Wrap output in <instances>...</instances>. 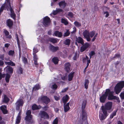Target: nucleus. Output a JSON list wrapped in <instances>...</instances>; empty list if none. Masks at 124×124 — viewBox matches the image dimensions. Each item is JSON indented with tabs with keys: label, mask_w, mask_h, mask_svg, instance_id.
Masks as SVG:
<instances>
[{
	"label": "nucleus",
	"mask_w": 124,
	"mask_h": 124,
	"mask_svg": "<svg viewBox=\"0 0 124 124\" xmlns=\"http://www.w3.org/2000/svg\"><path fill=\"white\" fill-rule=\"evenodd\" d=\"M31 113V111L30 110H27L26 112V116L25 117L24 120L27 124H31L33 122V116Z\"/></svg>",
	"instance_id": "obj_1"
},
{
	"label": "nucleus",
	"mask_w": 124,
	"mask_h": 124,
	"mask_svg": "<svg viewBox=\"0 0 124 124\" xmlns=\"http://www.w3.org/2000/svg\"><path fill=\"white\" fill-rule=\"evenodd\" d=\"M124 87V81H122L118 83L115 86L114 89L116 94H118Z\"/></svg>",
	"instance_id": "obj_2"
},
{
	"label": "nucleus",
	"mask_w": 124,
	"mask_h": 124,
	"mask_svg": "<svg viewBox=\"0 0 124 124\" xmlns=\"http://www.w3.org/2000/svg\"><path fill=\"white\" fill-rule=\"evenodd\" d=\"M112 107V103L108 102L106 103L104 106L102 105L101 107V110L107 113V111L111 110Z\"/></svg>",
	"instance_id": "obj_3"
},
{
	"label": "nucleus",
	"mask_w": 124,
	"mask_h": 124,
	"mask_svg": "<svg viewBox=\"0 0 124 124\" xmlns=\"http://www.w3.org/2000/svg\"><path fill=\"white\" fill-rule=\"evenodd\" d=\"M50 19L48 16H46L43 18L42 23L45 27H48L50 24Z\"/></svg>",
	"instance_id": "obj_4"
},
{
	"label": "nucleus",
	"mask_w": 124,
	"mask_h": 124,
	"mask_svg": "<svg viewBox=\"0 0 124 124\" xmlns=\"http://www.w3.org/2000/svg\"><path fill=\"white\" fill-rule=\"evenodd\" d=\"M39 115L41 118L48 119L49 118L48 114L46 112L44 111H40L39 113Z\"/></svg>",
	"instance_id": "obj_5"
},
{
	"label": "nucleus",
	"mask_w": 124,
	"mask_h": 124,
	"mask_svg": "<svg viewBox=\"0 0 124 124\" xmlns=\"http://www.w3.org/2000/svg\"><path fill=\"white\" fill-rule=\"evenodd\" d=\"M4 70L7 73L6 74L12 75L13 72V69L9 66H7L4 69Z\"/></svg>",
	"instance_id": "obj_6"
},
{
	"label": "nucleus",
	"mask_w": 124,
	"mask_h": 124,
	"mask_svg": "<svg viewBox=\"0 0 124 124\" xmlns=\"http://www.w3.org/2000/svg\"><path fill=\"white\" fill-rule=\"evenodd\" d=\"M41 101L46 105L48 104L50 102V99L46 96H44L41 97Z\"/></svg>",
	"instance_id": "obj_7"
},
{
	"label": "nucleus",
	"mask_w": 124,
	"mask_h": 124,
	"mask_svg": "<svg viewBox=\"0 0 124 124\" xmlns=\"http://www.w3.org/2000/svg\"><path fill=\"white\" fill-rule=\"evenodd\" d=\"M71 64L69 62H66L64 64V70L67 73H69L71 71Z\"/></svg>",
	"instance_id": "obj_8"
},
{
	"label": "nucleus",
	"mask_w": 124,
	"mask_h": 124,
	"mask_svg": "<svg viewBox=\"0 0 124 124\" xmlns=\"http://www.w3.org/2000/svg\"><path fill=\"white\" fill-rule=\"evenodd\" d=\"M82 119L83 121L87 120V112L85 110H81V111Z\"/></svg>",
	"instance_id": "obj_9"
},
{
	"label": "nucleus",
	"mask_w": 124,
	"mask_h": 124,
	"mask_svg": "<svg viewBox=\"0 0 124 124\" xmlns=\"http://www.w3.org/2000/svg\"><path fill=\"white\" fill-rule=\"evenodd\" d=\"M108 95L105 92L104 94H102L100 97V101L101 102L104 103L105 102Z\"/></svg>",
	"instance_id": "obj_10"
},
{
	"label": "nucleus",
	"mask_w": 124,
	"mask_h": 124,
	"mask_svg": "<svg viewBox=\"0 0 124 124\" xmlns=\"http://www.w3.org/2000/svg\"><path fill=\"white\" fill-rule=\"evenodd\" d=\"M23 101L21 100H19L17 101L16 103V109L17 110H19L20 109V107L23 106Z\"/></svg>",
	"instance_id": "obj_11"
},
{
	"label": "nucleus",
	"mask_w": 124,
	"mask_h": 124,
	"mask_svg": "<svg viewBox=\"0 0 124 124\" xmlns=\"http://www.w3.org/2000/svg\"><path fill=\"white\" fill-rule=\"evenodd\" d=\"M82 45L83 46L80 48V51L81 52H84L87 48H89L90 46V44L87 42L85 43Z\"/></svg>",
	"instance_id": "obj_12"
},
{
	"label": "nucleus",
	"mask_w": 124,
	"mask_h": 124,
	"mask_svg": "<svg viewBox=\"0 0 124 124\" xmlns=\"http://www.w3.org/2000/svg\"><path fill=\"white\" fill-rule=\"evenodd\" d=\"M102 111L103 114H102L101 115H100L99 116L100 119L101 121L104 120L108 115V114L106 112L103 110H102Z\"/></svg>",
	"instance_id": "obj_13"
},
{
	"label": "nucleus",
	"mask_w": 124,
	"mask_h": 124,
	"mask_svg": "<svg viewBox=\"0 0 124 124\" xmlns=\"http://www.w3.org/2000/svg\"><path fill=\"white\" fill-rule=\"evenodd\" d=\"M108 100H116L117 101L119 100V98L113 95L108 94Z\"/></svg>",
	"instance_id": "obj_14"
},
{
	"label": "nucleus",
	"mask_w": 124,
	"mask_h": 124,
	"mask_svg": "<svg viewBox=\"0 0 124 124\" xmlns=\"http://www.w3.org/2000/svg\"><path fill=\"white\" fill-rule=\"evenodd\" d=\"M50 50L53 52H55L59 50V47L58 46H54L52 45H50L49 46Z\"/></svg>",
	"instance_id": "obj_15"
},
{
	"label": "nucleus",
	"mask_w": 124,
	"mask_h": 124,
	"mask_svg": "<svg viewBox=\"0 0 124 124\" xmlns=\"http://www.w3.org/2000/svg\"><path fill=\"white\" fill-rule=\"evenodd\" d=\"M7 25L10 29L12 28L13 25V22L10 19H8L6 22Z\"/></svg>",
	"instance_id": "obj_16"
},
{
	"label": "nucleus",
	"mask_w": 124,
	"mask_h": 124,
	"mask_svg": "<svg viewBox=\"0 0 124 124\" xmlns=\"http://www.w3.org/2000/svg\"><path fill=\"white\" fill-rule=\"evenodd\" d=\"M7 108V106L5 105H3V106H1L0 107V109L4 114H7L8 112Z\"/></svg>",
	"instance_id": "obj_17"
},
{
	"label": "nucleus",
	"mask_w": 124,
	"mask_h": 124,
	"mask_svg": "<svg viewBox=\"0 0 124 124\" xmlns=\"http://www.w3.org/2000/svg\"><path fill=\"white\" fill-rule=\"evenodd\" d=\"M32 109L33 110H39L42 108V107L40 105L38 106L36 104H33L32 106Z\"/></svg>",
	"instance_id": "obj_18"
},
{
	"label": "nucleus",
	"mask_w": 124,
	"mask_h": 124,
	"mask_svg": "<svg viewBox=\"0 0 124 124\" xmlns=\"http://www.w3.org/2000/svg\"><path fill=\"white\" fill-rule=\"evenodd\" d=\"M76 41L78 43L81 44L82 45L84 43V39L80 37H78V38L76 37Z\"/></svg>",
	"instance_id": "obj_19"
},
{
	"label": "nucleus",
	"mask_w": 124,
	"mask_h": 124,
	"mask_svg": "<svg viewBox=\"0 0 124 124\" xmlns=\"http://www.w3.org/2000/svg\"><path fill=\"white\" fill-rule=\"evenodd\" d=\"M60 7L64 8L66 6V3L64 0L60 2L59 3Z\"/></svg>",
	"instance_id": "obj_20"
},
{
	"label": "nucleus",
	"mask_w": 124,
	"mask_h": 124,
	"mask_svg": "<svg viewBox=\"0 0 124 124\" xmlns=\"http://www.w3.org/2000/svg\"><path fill=\"white\" fill-rule=\"evenodd\" d=\"M53 35H54L55 36H57L59 38H61L62 36V34L61 32L56 31H54Z\"/></svg>",
	"instance_id": "obj_21"
},
{
	"label": "nucleus",
	"mask_w": 124,
	"mask_h": 124,
	"mask_svg": "<svg viewBox=\"0 0 124 124\" xmlns=\"http://www.w3.org/2000/svg\"><path fill=\"white\" fill-rule=\"evenodd\" d=\"M69 99V97L68 95H66L65 96L63 97L62 98V101L64 104H66Z\"/></svg>",
	"instance_id": "obj_22"
},
{
	"label": "nucleus",
	"mask_w": 124,
	"mask_h": 124,
	"mask_svg": "<svg viewBox=\"0 0 124 124\" xmlns=\"http://www.w3.org/2000/svg\"><path fill=\"white\" fill-rule=\"evenodd\" d=\"M74 73V72H71L68 75V80L69 81H70L72 80Z\"/></svg>",
	"instance_id": "obj_23"
},
{
	"label": "nucleus",
	"mask_w": 124,
	"mask_h": 124,
	"mask_svg": "<svg viewBox=\"0 0 124 124\" xmlns=\"http://www.w3.org/2000/svg\"><path fill=\"white\" fill-rule=\"evenodd\" d=\"M87 103V101L86 100H84L83 101L81 107V110H85Z\"/></svg>",
	"instance_id": "obj_24"
},
{
	"label": "nucleus",
	"mask_w": 124,
	"mask_h": 124,
	"mask_svg": "<svg viewBox=\"0 0 124 124\" xmlns=\"http://www.w3.org/2000/svg\"><path fill=\"white\" fill-rule=\"evenodd\" d=\"M83 34L84 38L90 36L89 31L86 30L83 32Z\"/></svg>",
	"instance_id": "obj_25"
},
{
	"label": "nucleus",
	"mask_w": 124,
	"mask_h": 124,
	"mask_svg": "<svg viewBox=\"0 0 124 124\" xmlns=\"http://www.w3.org/2000/svg\"><path fill=\"white\" fill-rule=\"evenodd\" d=\"M59 60L57 57H54L52 59V62L55 64H57L58 63Z\"/></svg>",
	"instance_id": "obj_26"
},
{
	"label": "nucleus",
	"mask_w": 124,
	"mask_h": 124,
	"mask_svg": "<svg viewBox=\"0 0 124 124\" xmlns=\"http://www.w3.org/2000/svg\"><path fill=\"white\" fill-rule=\"evenodd\" d=\"M12 75L8 74H6L5 77V80L7 83H8L9 82V79L11 76Z\"/></svg>",
	"instance_id": "obj_27"
},
{
	"label": "nucleus",
	"mask_w": 124,
	"mask_h": 124,
	"mask_svg": "<svg viewBox=\"0 0 124 124\" xmlns=\"http://www.w3.org/2000/svg\"><path fill=\"white\" fill-rule=\"evenodd\" d=\"M89 81L88 79H85L84 82L85 88L86 89H87L88 88Z\"/></svg>",
	"instance_id": "obj_28"
},
{
	"label": "nucleus",
	"mask_w": 124,
	"mask_h": 124,
	"mask_svg": "<svg viewBox=\"0 0 124 124\" xmlns=\"http://www.w3.org/2000/svg\"><path fill=\"white\" fill-rule=\"evenodd\" d=\"M21 118V116H17L16 121V124H19L20 122Z\"/></svg>",
	"instance_id": "obj_29"
},
{
	"label": "nucleus",
	"mask_w": 124,
	"mask_h": 124,
	"mask_svg": "<svg viewBox=\"0 0 124 124\" xmlns=\"http://www.w3.org/2000/svg\"><path fill=\"white\" fill-rule=\"evenodd\" d=\"M70 42V40L69 39H66L63 42V44L66 45H67L68 46H69Z\"/></svg>",
	"instance_id": "obj_30"
},
{
	"label": "nucleus",
	"mask_w": 124,
	"mask_h": 124,
	"mask_svg": "<svg viewBox=\"0 0 124 124\" xmlns=\"http://www.w3.org/2000/svg\"><path fill=\"white\" fill-rule=\"evenodd\" d=\"M105 92L108 95V94L113 95V94L114 93V91H111L109 89H106V90Z\"/></svg>",
	"instance_id": "obj_31"
},
{
	"label": "nucleus",
	"mask_w": 124,
	"mask_h": 124,
	"mask_svg": "<svg viewBox=\"0 0 124 124\" xmlns=\"http://www.w3.org/2000/svg\"><path fill=\"white\" fill-rule=\"evenodd\" d=\"M57 39H55L53 38H50L49 39V40L53 43L55 44L57 42Z\"/></svg>",
	"instance_id": "obj_32"
},
{
	"label": "nucleus",
	"mask_w": 124,
	"mask_h": 124,
	"mask_svg": "<svg viewBox=\"0 0 124 124\" xmlns=\"http://www.w3.org/2000/svg\"><path fill=\"white\" fill-rule=\"evenodd\" d=\"M9 98L6 95H4L3 100V102L5 103H7L9 102Z\"/></svg>",
	"instance_id": "obj_33"
},
{
	"label": "nucleus",
	"mask_w": 124,
	"mask_h": 124,
	"mask_svg": "<svg viewBox=\"0 0 124 124\" xmlns=\"http://www.w3.org/2000/svg\"><path fill=\"white\" fill-rule=\"evenodd\" d=\"M65 104H64V109L65 112H68L70 109L69 106H67L65 105Z\"/></svg>",
	"instance_id": "obj_34"
},
{
	"label": "nucleus",
	"mask_w": 124,
	"mask_h": 124,
	"mask_svg": "<svg viewBox=\"0 0 124 124\" xmlns=\"http://www.w3.org/2000/svg\"><path fill=\"white\" fill-rule=\"evenodd\" d=\"M5 63L6 64H8V65H10L12 66H15V64L11 61H10L9 62H5Z\"/></svg>",
	"instance_id": "obj_35"
},
{
	"label": "nucleus",
	"mask_w": 124,
	"mask_h": 124,
	"mask_svg": "<svg viewBox=\"0 0 124 124\" xmlns=\"http://www.w3.org/2000/svg\"><path fill=\"white\" fill-rule=\"evenodd\" d=\"M40 89V86L39 85H36L34 86L33 88V91H36Z\"/></svg>",
	"instance_id": "obj_36"
},
{
	"label": "nucleus",
	"mask_w": 124,
	"mask_h": 124,
	"mask_svg": "<svg viewBox=\"0 0 124 124\" xmlns=\"http://www.w3.org/2000/svg\"><path fill=\"white\" fill-rule=\"evenodd\" d=\"M61 22L64 24L65 25H67L68 24V22L67 20L63 18H62Z\"/></svg>",
	"instance_id": "obj_37"
},
{
	"label": "nucleus",
	"mask_w": 124,
	"mask_h": 124,
	"mask_svg": "<svg viewBox=\"0 0 124 124\" xmlns=\"http://www.w3.org/2000/svg\"><path fill=\"white\" fill-rule=\"evenodd\" d=\"M120 54H115V56L112 58V60H113L116 57L119 58L120 57Z\"/></svg>",
	"instance_id": "obj_38"
},
{
	"label": "nucleus",
	"mask_w": 124,
	"mask_h": 124,
	"mask_svg": "<svg viewBox=\"0 0 124 124\" xmlns=\"http://www.w3.org/2000/svg\"><path fill=\"white\" fill-rule=\"evenodd\" d=\"M90 33V37L91 38H92L95 34V32L94 31H91Z\"/></svg>",
	"instance_id": "obj_39"
},
{
	"label": "nucleus",
	"mask_w": 124,
	"mask_h": 124,
	"mask_svg": "<svg viewBox=\"0 0 124 124\" xmlns=\"http://www.w3.org/2000/svg\"><path fill=\"white\" fill-rule=\"evenodd\" d=\"M10 16L14 20H16V15L14 12H13V13H11Z\"/></svg>",
	"instance_id": "obj_40"
},
{
	"label": "nucleus",
	"mask_w": 124,
	"mask_h": 124,
	"mask_svg": "<svg viewBox=\"0 0 124 124\" xmlns=\"http://www.w3.org/2000/svg\"><path fill=\"white\" fill-rule=\"evenodd\" d=\"M70 34V32L69 31V30H67L66 31V32L65 33H64V34L63 35V36L64 37H67L69 36Z\"/></svg>",
	"instance_id": "obj_41"
},
{
	"label": "nucleus",
	"mask_w": 124,
	"mask_h": 124,
	"mask_svg": "<svg viewBox=\"0 0 124 124\" xmlns=\"http://www.w3.org/2000/svg\"><path fill=\"white\" fill-rule=\"evenodd\" d=\"M15 53V51L14 50H10L8 52V54L9 56H13Z\"/></svg>",
	"instance_id": "obj_42"
},
{
	"label": "nucleus",
	"mask_w": 124,
	"mask_h": 124,
	"mask_svg": "<svg viewBox=\"0 0 124 124\" xmlns=\"http://www.w3.org/2000/svg\"><path fill=\"white\" fill-rule=\"evenodd\" d=\"M5 6L6 4L5 3L3 4L2 5L0 8V12H2L3 11L5 7Z\"/></svg>",
	"instance_id": "obj_43"
},
{
	"label": "nucleus",
	"mask_w": 124,
	"mask_h": 124,
	"mask_svg": "<svg viewBox=\"0 0 124 124\" xmlns=\"http://www.w3.org/2000/svg\"><path fill=\"white\" fill-rule=\"evenodd\" d=\"M95 54V53L94 51H91L89 53V54L90 56V58L91 59L92 56Z\"/></svg>",
	"instance_id": "obj_44"
},
{
	"label": "nucleus",
	"mask_w": 124,
	"mask_h": 124,
	"mask_svg": "<svg viewBox=\"0 0 124 124\" xmlns=\"http://www.w3.org/2000/svg\"><path fill=\"white\" fill-rule=\"evenodd\" d=\"M74 24L75 26L77 27H79L81 25L80 23L77 21H76L74 22Z\"/></svg>",
	"instance_id": "obj_45"
},
{
	"label": "nucleus",
	"mask_w": 124,
	"mask_h": 124,
	"mask_svg": "<svg viewBox=\"0 0 124 124\" xmlns=\"http://www.w3.org/2000/svg\"><path fill=\"white\" fill-rule=\"evenodd\" d=\"M42 108V109L45 111H46L48 110L49 107L47 105L45 106Z\"/></svg>",
	"instance_id": "obj_46"
},
{
	"label": "nucleus",
	"mask_w": 124,
	"mask_h": 124,
	"mask_svg": "<svg viewBox=\"0 0 124 124\" xmlns=\"http://www.w3.org/2000/svg\"><path fill=\"white\" fill-rule=\"evenodd\" d=\"M68 15L71 18H72L74 16V14L71 12H68Z\"/></svg>",
	"instance_id": "obj_47"
},
{
	"label": "nucleus",
	"mask_w": 124,
	"mask_h": 124,
	"mask_svg": "<svg viewBox=\"0 0 124 124\" xmlns=\"http://www.w3.org/2000/svg\"><path fill=\"white\" fill-rule=\"evenodd\" d=\"M5 3L6 4V5L10 6V0H6V3Z\"/></svg>",
	"instance_id": "obj_48"
},
{
	"label": "nucleus",
	"mask_w": 124,
	"mask_h": 124,
	"mask_svg": "<svg viewBox=\"0 0 124 124\" xmlns=\"http://www.w3.org/2000/svg\"><path fill=\"white\" fill-rule=\"evenodd\" d=\"M120 96L121 99H124V91L121 93Z\"/></svg>",
	"instance_id": "obj_49"
},
{
	"label": "nucleus",
	"mask_w": 124,
	"mask_h": 124,
	"mask_svg": "<svg viewBox=\"0 0 124 124\" xmlns=\"http://www.w3.org/2000/svg\"><path fill=\"white\" fill-rule=\"evenodd\" d=\"M23 62L25 64H26L28 63V60L27 58L25 57H23L22 59Z\"/></svg>",
	"instance_id": "obj_50"
},
{
	"label": "nucleus",
	"mask_w": 124,
	"mask_h": 124,
	"mask_svg": "<svg viewBox=\"0 0 124 124\" xmlns=\"http://www.w3.org/2000/svg\"><path fill=\"white\" fill-rule=\"evenodd\" d=\"M3 32L5 34V35L6 36H8L9 35V32L6 29H4V30Z\"/></svg>",
	"instance_id": "obj_51"
},
{
	"label": "nucleus",
	"mask_w": 124,
	"mask_h": 124,
	"mask_svg": "<svg viewBox=\"0 0 124 124\" xmlns=\"http://www.w3.org/2000/svg\"><path fill=\"white\" fill-rule=\"evenodd\" d=\"M58 120L57 118H56L53 121V124H58Z\"/></svg>",
	"instance_id": "obj_52"
},
{
	"label": "nucleus",
	"mask_w": 124,
	"mask_h": 124,
	"mask_svg": "<svg viewBox=\"0 0 124 124\" xmlns=\"http://www.w3.org/2000/svg\"><path fill=\"white\" fill-rule=\"evenodd\" d=\"M33 60H37L38 59V58L37 57V56L36 54H33Z\"/></svg>",
	"instance_id": "obj_53"
},
{
	"label": "nucleus",
	"mask_w": 124,
	"mask_h": 124,
	"mask_svg": "<svg viewBox=\"0 0 124 124\" xmlns=\"http://www.w3.org/2000/svg\"><path fill=\"white\" fill-rule=\"evenodd\" d=\"M58 86L55 83H54L52 85V88L54 90H56Z\"/></svg>",
	"instance_id": "obj_54"
},
{
	"label": "nucleus",
	"mask_w": 124,
	"mask_h": 124,
	"mask_svg": "<svg viewBox=\"0 0 124 124\" xmlns=\"http://www.w3.org/2000/svg\"><path fill=\"white\" fill-rule=\"evenodd\" d=\"M33 50V54H36V53L38 52V49L34 47V48Z\"/></svg>",
	"instance_id": "obj_55"
},
{
	"label": "nucleus",
	"mask_w": 124,
	"mask_h": 124,
	"mask_svg": "<svg viewBox=\"0 0 124 124\" xmlns=\"http://www.w3.org/2000/svg\"><path fill=\"white\" fill-rule=\"evenodd\" d=\"M73 28V31L71 32V34H73L74 33H75L77 31L75 27H74Z\"/></svg>",
	"instance_id": "obj_56"
},
{
	"label": "nucleus",
	"mask_w": 124,
	"mask_h": 124,
	"mask_svg": "<svg viewBox=\"0 0 124 124\" xmlns=\"http://www.w3.org/2000/svg\"><path fill=\"white\" fill-rule=\"evenodd\" d=\"M56 10L58 13L60 12H62L63 11V10L61 8H56Z\"/></svg>",
	"instance_id": "obj_57"
},
{
	"label": "nucleus",
	"mask_w": 124,
	"mask_h": 124,
	"mask_svg": "<svg viewBox=\"0 0 124 124\" xmlns=\"http://www.w3.org/2000/svg\"><path fill=\"white\" fill-rule=\"evenodd\" d=\"M55 100L57 101H58L60 99V97L58 96H54V97Z\"/></svg>",
	"instance_id": "obj_58"
},
{
	"label": "nucleus",
	"mask_w": 124,
	"mask_h": 124,
	"mask_svg": "<svg viewBox=\"0 0 124 124\" xmlns=\"http://www.w3.org/2000/svg\"><path fill=\"white\" fill-rule=\"evenodd\" d=\"M89 58L88 56L86 55L85 56V58H84L83 59V62H85L86 60H88Z\"/></svg>",
	"instance_id": "obj_59"
},
{
	"label": "nucleus",
	"mask_w": 124,
	"mask_h": 124,
	"mask_svg": "<svg viewBox=\"0 0 124 124\" xmlns=\"http://www.w3.org/2000/svg\"><path fill=\"white\" fill-rule=\"evenodd\" d=\"M18 72L21 74L23 73V69L21 67H20L19 68Z\"/></svg>",
	"instance_id": "obj_60"
},
{
	"label": "nucleus",
	"mask_w": 124,
	"mask_h": 124,
	"mask_svg": "<svg viewBox=\"0 0 124 124\" xmlns=\"http://www.w3.org/2000/svg\"><path fill=\"white\" fill-rule=\"evenodd\" d=\"M104 14H106V15H105V17H107L109 16V14L108 12L107 11H106L104 12Z\"/></svg>",
	"instance_id": "obj_61"
},
{
	"label": "nucleus",
	"mask_w": 124,
	"mask_h": 124,
	"mask_svg": "<svg viewBox=\"0 0 124 124\" xmlns=\"http://www.w3.org/2000/svg\"><path fill=\"white\" fill-rule=\"evenodd\" d=\"M117 109L116 110L114 111L111 114L113 115L114 116H115L116 115V113L117 111Z\"/></svg>",
	"instance_id": "obj_62"
},
{
	"label": "nucleus",
	"mask_w": 124,
	"mask_h": 124,
	"mask_svg": "<svg viewBox=\"0 0 124 124\" xmlns=\"http://www.w3.org/2000/svg\"><path fill=\"white\" fill-rule=\"evenodd\" d=\"M77 53H75L74 56L73 58V59L74 60H76L77 59Z\"/></svg>",
	"instance_id": "obj_63"
},
{
	"label": "nucleus",
	"mask_w": 124,
	"mask_h": 124,
	"mask_svg": "<svg viewBox=\"0 0 124 124\" xmlns=\"http://www.w3.org/2000/svg\"><path fill=\"white\" fill-rule=\"evenodd\" d=\"M4 54H3L0 55V58L2 60H4Z\"/></svg>",
	"instance_id": "obj_64"
}]
</instances>
